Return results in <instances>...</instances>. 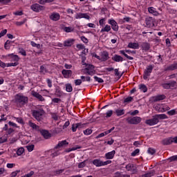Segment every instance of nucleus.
Returning <instances> with one entry per match:
<instances>
[{"instance_id":"1","label":"nucleus","mask_w":177,"mask_h":177,"mask_svg":"<svg viewBox=\"0 0 177 177\" xmlns=\"http://www.w3.org/2000/svg\"><path fill=\"white\" fill-rule=\"evenodd\" d=\"M167 118H168V117H167V115L165 114L155 115L151 119L147 120L145 121V123L147 125H150L151 127L153 125L158 124L160 121L159 120H165Z\"/></svg>"},{"instance_id":"2","label":"nucleus","mask_w":177,"mask_h":177,"mask_svg":"<svg viewBox=\"0 0 177 177\" xmlns=\"http://www.w3.org/2000/svg\"><path fill=\"white\" fill-rule=\"evenodd\" d=\"M15 102L17 106H19V107H23V106L28 103V97L24 96L21 93H18L15 96Z\"/></svg>"},{"instance_id":"3","label":"nucleus","mask_w":177,"mask_h":177,"mask_svg":"<svg viewBox=\"0 0 177 177\" xmlns=\"http://www.w3.org/2000/svg\"><path fill=\"white\" fill-rule=\"evenodd\" d=\"M45 114V111L44 109H38L32 111V115L37 120V121H41L42 120V116Z\"/></svg>"},{"instance_id":"4","label":"nucleus","mask_w":177,"mask_h":177,"mask_svg":"<svg viewBox=\"0 0 177 177\" xmlns=\"http://www.w3.org/2000/svg\"><path fill=\"white\" fill-rule=\"evenodd\" d=\"M140 121H142V118L138 116L127 118V122H128V124H131L132 125H137V124H140Z\"/></svg>"},{"instance_id":"5","label":"nucleus","mask_w":177,"mask_h":177,"mask_svg":"<svg viewBox=\"0 0 177 177\" xmlns=\"http://www.w3.org/2000/svg\"><path fill=\"white\" fill-rule=\"evenodd\" d=\"M161 86H162L164 89H174V88L177 86V82L176 81H170L169 83L162 84Z\"/></svg>"},{"instance_id":"6","label":"nucleus","mask_w":177,"mask_h":177,"mask_svg":"<svg viewBox=\"0 0 177 177\" xmlns=\"http://www.w3.org/2000/svg\"><path fill=\"white\" fill-rule=\"evenodd\" d=\"M30 8L33 12H37V13H39V12H41V10H45V6H41L38 3H35L30 6Z\"/></svg>"},{"instance_id":"7","label":"nucleus","mask_w":177,"mask_h":177,"mask_svg":"<svg viewBox=\"0 0 177 177\" xmlns=\"http://www.w3.org/2000/svg\"><path fill=\"white\" fill-rule=\"evenodd\" d=\"M153 68H154V67L152 65H149L147 67V69L144 71V75H143L144 80H147V78L150 77V74H151V72L153 71Z\"/></svg>"},{"instance_id":"8","label":"nucleus","mask_w":177,"mask_h":177,"mask_svg":"<svg viewBox=\"0 0 177 177\" xmlns=\"http://www.w3.org/2000/svg\"><path fill=\"white\" fill-rule=\"evenodd\" d=\"M96 71H95V67H93V65H88L85 69H84V73L88 74V75H94L95 74Z\"/></svg>"},{"instance_id":"9","label":"nucleus","mask_w":177,"mask_h":177,"mask_svg":"<svg viewBox=\"0 0 177 177\" xmlns=\"http://www.w3.org/2000/svg\"><path fill=\"white\" fill-rule=\"evenodd\" d=\"M31 95L33 97H36L39 102H45V98L39 94V93L36 92L35 91H31Z\"/></svg>"},{"instance_id":"10","label":"nucleus","mask_w":177,"mask_h":177,"mask_svg":"<svg viewBox=\"0 0 177 177\" xmlns=\"http://www.w3.org/2000/svg\"><path fill=\"white\" fill-rule=\"evenodd\" d=\"M75 19H86V20H90L91 17L89 16V15H88V13L80 12L76 14Z\"/></svg>"},{"instance_id":"11","label":"nucleus","mask_w":177,"mask_h":177,"mask_svg":"<svg viewBox=\"0 0 177 177\" xmlns=\"http://www.w3.org/2000/svg\"><path fill=\"white\" fill-rule=\"evenodd\" d=\"M109 24H111L112 30L113 31H118V24L114 19H109Z\"/></svg>"},{"instance_id":"12","label":"nucleus","mask_w":177,"mask_h":177,"mask_svg":"<svg viewBox=\"0 0 177 177\" xmlns=\"http://www.w3.org/2000/svg\"><path fill=\"white\" fill-rule=\"evenodd\" d=\"M100 56V62H106V60H109V59H110V57H109V53L107 51L102 52Z\"/></svg>"},{"instance_id":"13","label":"nucleus","mask_w":177,"mask_h":177,"mask_svg":"<svg viewBox=\"0 0 177 177\" xmlns=\"http://www.w3.org/2000/svg\"><path fill=\"white\" fill-rule=\"evenodd\" d=\"M50 20H53V21H58V20H60V14L57 12H53L50 15Z\"/></svg>"},{"instance_id":"14","label":"nucleus","mask_w":177,"mask_h":177,"mask_svg":"<svg viewBox=\"0 0 177 177\" xmlns=\"http://www.w3.org/2000/svg\"><path fill=\"white\" fill-rule=\"evenodd\" d=\"M62 74L64 75V78H70L73 75V71L71 70L64 69L62 71Z\"/></svg>"},{"instance_id":"15","label":"nucleus","mask_w":177,"mask_h":177,"mask_svg":"<svg viewBox=\"0 0 177 177\" xmlns=\"http://www.w3.org/2000/svg\"><path fill=\"white\" fill-rule=\"evenodd\" d=\"M146 24L147 27L148 28H151L152 27H154V19H153L152 17H149L146 19Z\"/></svg>"},{"instance_id":"16","label":"nucleus","mask_w":177,"mask_h":177,"mask_svg":"<svg viewBox=\"0 0 177 177\" xmlns=\"http://www.w3.org/2000/svg\"><path fill=\"white\" fill-rule=\"evenodd\" d=\"M126 169L127 171H130L131 172H133V174H136L138 171L136 170V167L133 165V164H129L126 166Z\"/></svg>"},{"instance_id":"17","label":"nucleus","mask_w":177,"mask_h":177,"mask_svg":"<svg viewBox=\"0 0 177 177\" xmlns=\"http://www.w3.org/2000/svg\"><path fill=\"white\" fill-rule=\"evenodd\" d=\"M174 70H177V63H174L169 66H167L165 71H174Z\"/></svg>"},{"instance_id":"18","label":"nucleus","mask_w":177,"mask_h":177,"mask_svg":"<svg viewBox=\"0 0 177 177\" xmlns=\"http://www.w3.org/2000/svg\"><path fill=\"white\" fill-rule=\"evenodd\" d=\"M41 133L44 139H49L51 136L50 133L48 130H41Z\"/></svg>"},{"instance_id":"19","label":"nucleus","mask_w":177,"mask_h":177,"mask_svg":"<svg viewBox=\"0 0 177 177\" xmlns=\"http://www.w3.org/2000/svg\"><path fill=\"white\" fill-rule=\"evenodd\" d=\"M115 155V151L113 150L111 152H108L105 154V157L106 160H112V158H114V156Z\"/></svg>"},{"instance_id":"20","label":"nucleus","mask_w":177,"mask_h":177,"mask_svg":"<svg viewBox=\"0 0 177 177\" xmlns=\"http://www.w3.org/2000/svg\"><path fill=\"white\" fill-rule=\"evenodd\" d=\"M68 145V142L67 140H64L61 142H59L57 146H55V149H60V147H63L64 146H67Z\"/></svg>"},{"instance_id":"21","label":"nucleus","mask_w":177,"mask_h":177,"mask_svg":"<svg viewBox=\"0 0 177 177\" xmlns=\"http://www.w3.org/2000/svg\"><path fill=\"white\" fill-rule=\"evenodd\" d=\"M75 41V40L74 39H69L64 41V46H71L72 45L74 44Z\"/></svg>"},{"instance_id":"22","label":"nucleus","mask_w":177,"mask_h":177,"mask_svg":"<svg viewBox=\"0 0 177 177\" xmlns=\"http://www.w3.org/2000/svg\"><path fill=\"white\" fill-rule=\"evenodd\" d=\"M112 60H113L114 62H124V58H122V57H121L118 55H115L112 57Z\"/></svg>"},{"instance_id":"23","label":"nucleus","mask_w":177,"mask_h":177,"mask_svg":"<svg viewBox=\"0 0 177 177\" xmlns=\"http://www.w3.org/2000/svg\"><path fill=\"white\" fill-rule=\"evenodd\" d=\"M114 113L118 117H121V115H124V114H125V111L124 109H118Z\"/></svg>"},{"instance_id":"24","label":"nucleus","mask_w":177,"mask_h":177,"mask_svg":"<svg viewBox=\"0 0 177 177\" xmlns=\"http://www.w3.org/2000/svg\"><path fill=\"white\" fill-rule=\"evenodd\" d=\"M141 48L142 50H149V49H150V44L147 42H143L141 44Z\"/></svg>"},{"instance_id":"25","label":"nucleus","mask_w":177,"mask_h":177,"mask_svg":"<svg viewBox=\"0 0 177 177\" xmlns=\"http://www.w3.org/2000/svg\"><path fill=\"white\" fill-rule=\"evenodd\" d=\"M161 143L162 145H163V146H168V145H171L172 143V140H171L170 138H165L163 140H162Z\"/></svg>"},{"instance_id":"26","label":"nucleus","mask_w":177,"mask_h":177,"mask_svg":"<svg viewBox=\"0 0 177 177\" xmlns=\"http://www.w3.org/2000/svg\"><path fill=\"white\" fill-rule=\"evenodd\" d=\"M93 164L95 165V167H102L103 166V161L99 160V159H95L93 161Z\"/></svg>"},{"instance_id":"27","label":"nucleus","mask_w":177,"mask_h":177,"mask_svg":"<svg viewBox=\"0 0 177 177\" xmlns=\"http://www.w3.org/2000/svg\"><path fill=\"white\" fill-rule=\"evenodd\" d=\"M128 48L131 49H138L139 48V44L138 43H129L128 44Z\"/></svg>"},{"instance_id":"28","label":"nucleus","mask_w":177,"mask_h":177,"mask_svg":"<svg viewBox=\"0 0 177 177\" xmlns=\"http://www.w3.org/2000/svg\"><path fill=\"white\" fill-rule=\"evenodd\" d=\"M55 0H39L38 3L40 5H46V3H52Z\"/></svg>"},{"instance_id":"29","label":"nucleus","mask_w":177,"mask_h":177,"mask_svg":"<svg viewBox=\"0 0 177 177\" xmlns=\"http://www.w3.org/2000/svg\"><path fill=\"white\" fill-rule=\"evenodd\" d=\"M28 125L30 127V128H32V129H39V127L38 125L33 123L31 120L28 122Z\"/></svg>"},{"instance_id":"30","label":"nucleus","mask_w":177,"mask_h":177,"mask_svg":"<svg viewBox=\"0 0 177 177\" xmlns=\"http://www.w3.org/2000/svg\"><path fill=\"white\" fill-rule=\"evenodd\" d=\"M139 89H140V91L144 92V93H146V92H147V86H146V85L145 84H140L139 86Z\"/></svg>"},{"instance_id":"31","label":"nucleus","mask_w":177,"mask_h":177,"mask_svg":"<svg viewBox=\"0 0 177 177\" xmlns=\"http://www.w3.org/2000/svg\"><path fill=\"white\" fill-rule=\"evenodd\" d=\"M110 30H111V27H110V26H109V25H106L104 28H102L100 30V32H104V31L106 32H109V31H110Z\"/></svg>"},{"instance_id":"32","label":"nucleus","mask_w":177,"mask_h":177,"mask_svg":"<svg viewBox=\"0 0 177 177\" xmlns=\"http://www.w3.org/2000/svg\"><path fill=\"white\" fill-rule=\"evenodd\" d=\"M120 53L121 55H124V56L125 57H127V59H128L129 60H133V57L127 55V53H125V51H124V50H120Z\"/></svg>"},{"instance_id":"33","label":"nucleus","mask_w":177,"mask_h":177,"mask_svg":"<svg viewBox=\"0 0 177 177\" xmlns=\"http://www.w3.org/2000/svg\"><path fill=\"white\" fill-rule=\"evenodd\" d=\"M66 92H73V86L71 84H66Z\"/></svg>"},{"instance_id":"34","label":"nucleus","mask_w":177,"mask_h":177,"mask_svg":"<svg viewBox=\"0 0 177 177\" xmlns=\"http://www.w3.org/2000/svg\"><path fill=\"white\" fill-rule=\"evenodd\" d=\"M148 12H149V13H151L152 15H156L158 12H157V11H156L154 10V8L153 7H150L148 8Z\"/></svg>"},{"instance_id":"35","label":"nucleus","mask_w":177,"mask_h":177,"mask_svg":"<svg viewBox=\"0 0 177 177\" xmlns=\"http://www.w3.org/2000/svg\"><path fill=\"white\" fill-rule=\"evenodd\" d=\"M64 31H65V32H73V31H74V29L71 26H68L65 27L64 28Z\"/></svg>"},{"instance_id":"36","label":"nucleus","mask_w":177,"mask_h":177,"mask_svg":"<svg viewBox=\"0 0 177 177\" xmlns=\"http://www.w3.org/2000/svg\"><path fill=\"white\" fill-rule=\"evenodd\" d=\"M131 102H133V97H128L124 99V103H131Z\"/></svg>"},{"instance_id":"37","label":"nucleus","mask_w":177,"mask_h":177,"mask_svg":"<svg viewBox=\"0 0 177 177\" xmlns=\"http://www.w3.org/2000/svg\"><path fill=\"white\" fill-rule=\"evenodd\" d=\"M24 153V148L21 147L17 150V156H21Z\"/></svg>"},{"instance_id":"38","label":"nucleus","mask_w":177,"mask_h":177,"mask_svg":"<svg viewBox=\"0 0 177 177\" xmlns=\"http://www.w3.org/2000/svg\"><path fill=\"white\" fill-rule=\"evenodd\" d=\"M80 127L77 123L72 124V131L73 132H76L77 129H78V127Z\"/></svg>"},{"instance_id":"39","label":"nucleus","mask_w":177,"mask_h":177,"mask_svg":"<svg viewBox=\"0 0 177 177\" xmlns=\"http://www.w3.org/2000/svg\"><path fill=\"white\" fill-rule=\"evenodd\" d=\"M113 115V111L109 110L106 113L105 118H110Z\"/></svg>"},{"instance_id":"40","label":"nucleus","mask_w":177,"mask_h":177,"mask_svg":"<svg viewBox=\"0 0 177 177\" xmlns=\"http://www.w3.org/2000/svg\"><path fill=\"white\" fill-rule=\"evenodd\" d=\"M94 80H95V81L97 82H99L100 84H102V82H104V81L103 80V79L98 77L97 76H94Z\"/></svg>"},{"instance_id":"41","label":"nucleus","mask_w":177,"mask_h":177,"mask_svg":"<svg viewBox=\"0 0 177 177\" xmlns=\"http://www.w3.org/2000/svg\"><path fill=\"white\" fill-rule=\"evenodd\" d=\"M30 44L34 48H37V49H39L41 48V45L39 44H36L34 41H31Z\"/></svg>"},{"instance_id":"42","label":"nucleus","mask_w":177,"mask_h":177,"mask_svg":"<svg viewBox=\"0 0 177 177\" xmlns=\"http://www.w3.org/2000/svg\"><path fill=\"white\" fill-rule=\"evenodd\" d=\"M5 142H8V137L3 136L0 138V144L5 143Z\"/></svg>"},{"instance_id":"43","label":"nucleus","mask_w":177,"mask_h":177,"mask_svg":"<svg viewBox=\"0 0 177 177\" xmlns=\"http://www.w3.org/2000/svg\"><path fill=\"white\" fill-rule=\"evenodd\" d=\"M40 73H42V74H46V73H48V71L44 66H40Z\"/></svg>"},{"instance_id":"44","label":"nucleus","mask_w":177,"mask_h":177,"mask_svg":"<svg viewBox=\"0 0 177 177\" xmlns=\"http://www.w3.org/2000/svg\"><path fill=\"white\" fill-rule=\"evenodd\" d=\"M164 99H165V95H158L156 97V102L158 101V100H164Z\"/></svg>"},{"instance_id":"45","label":"nucleus","mask_w":177,"mask_h":177,"mask_svg":"<svg viewBox=\"0 0 177 177\" xmlns=\"http://www.w3.org/2000/svg\"><path fill=\"white\" fill-rule=\"evenodd\" d=\"M92 132H93V130L91 129H87L84 131V135H91V133H92Z\"/></svg>"},{"instance_id":"46","label":"nucleus","mask_w":177,"mask_h":177,"mask_svg":"<svg viewBox=\"0 0 177 177\" xmlns=\"http://www.w3.org/2000/svg\"><path fill=\"white\" fill-rule=\"evenodd\" d=\"M148 153L149 154H151V156H153V154H156V149L152 148H149Z\"/></svg>"},{"instance_id":"47","label":"nucleus","mask_w":177,"mask_h":177,"mask_svg":"<svg viewBox=\"0 0 177 177\" xmlns=\"http://www.w3.org/2000/svg\"><path fill=\"white\" fill-rule=\"evenodd\" d=\"M169 115H175V114H177V111L175 109L171 110L167 112Z\"/></svg>"},{"instance_id":"48","label":"nucleus","mask_w":177,"mask_h":177,"mask_svg":"<svg viewBox=\"0 0 177 177\" xmlns=\"http://www.w3.org/2000/svg\"><path fill=\"white\" fill-rule=\"evenodd\" d=\"M19 172H20V170H17L15 171H13V172L11 173L10 176L11 177H16V176H17V174H19Z\"/></svg>"},{"instance_id":"49","label":"nucleus","mask_w":177,"mask_h":177,"mask_svg":"<svg viewBox=\"0 0 177 177\" xmlns=\"http://www.w3.org/2000/svg\"><path fill=\"white\" fill-rule=\"evenodd\" d=\"M26 149L28 151H32L34 150V145L26 146Z\"/></svg>"},{"instance_id":"50","label":"nucleus","mask_w":177,"mask_h":177,"mask_svg":"<svg viewBox=\"0 0 177 177\" xmlns=\"http://www.w3.org/2000/svg\"><path fill=\"white\" fill-rule=\"evenodd\" d=\"M139 151H140L139 149L134 150L133 152L131 153V156L135 157V156H136L137 154H139Z\"/></svg>"},{"instance_id":"51","label":"nucleus","mask_w":177,"mask_h":177,"mask_svg":"<svg viewBox=\"0 0 177 177\" xmlns=\"http://www.w3.org/2000/svg\"><path fill=\"white\" fill-rule=\"evenodd\" d=\"M51 117L55 120V121H57L59 120V116H57V114L56 113H52Z\"/></svg>"},{"instance_id":"52","label":"nucleus","mask_w":177,"mask_h":177,"mask_svg":"<svg viewBox=\"0 0 177 177\" xmlns=\"http://www.w3.org/2000/svg\"><path fill=\"white\" fill-rule=\"evenodd\" d=\"M15 16H23V11H16L13 12Z\"/></svg>"},{"instance_id":"53","label":"nucleus","mask_w":177,"mask_h":177,"mask_svg":"<svg viewBox=\"0 0 177 177\" xmlns=\"http://www.w3.org/2000/svg\"><path fill=\"white\" fill-rule=\"evenodd\" d=\"M82 41L84 43V44H88V42L89 41L88 40V39L86 37H85L84 36H82L81 37Z\"/></svg>"},{"instance_id":"54","label":"nucleus","mask_w":177,"mask_h":177,"mask_svg":"<svg viewBox=\"0 0 177 177\" xmlns=\"http://www.w3.org/2000/svg\"><path fill=\"white\" fill-rule=\"evenodd\" d=\"M169 160H170V162L177 161V155L170 157Z\"/></svg>"},{"instance_id":"55","label":"nucleus","mask_w":177,"mask_h":177,"mask_svg":"<svg viewBox=\"0 0 177 177\" xmlns=\"http://www.w3.org/2000/svg\"><path fill=\"white\" fill-rule=\"evenodd\" d=\"M17 64H19V63H17V62L9 63V64H8V67H16V66H17Z\"/></svg>"},{"instance_id":"56","label":"nucleus","mask_w":177,"mask_h":177,"mask_svg":"<svg viewBox=\"0 0 177 177\" xmlns=\"http://www.w3.org/2000/svg\"><path fill=\"white\" fill-rule=\"evenodd\" d=\"M52 102L53 103H60V102H62V100L60 98H54L52 100Z\"/></svg>"},{"instance_id":"57","label":"nucleus","mask_w":177,"mask_h":177,"mask_svg":"<svg viewBox=\"0 0 177 177\" xmlns=\"http://www.w3.org/2000/svg\"><path fill=\"white\" fill-rule=\"evenodd\" d=\"M76 48H77V49H85V46H84V44H77Z\"/></svg>"},{"instance_id":"58","label":"nucleus","mask_w":177,"mask_h":177,"mask_svg":"<svg viewBox=\"0 0 177 177\" xmlns=\"http://www.w3.org/2000/svg\"><path fill=\"white\" fill-rule=\"evenodd\" d=\"M155 174H156V171L154 170H151L150 171L148 172V175L149 177L154 176Z\"/></svg>"},{"instance_id":"59","label":"nucleus","mask_w":177,"mask_h":177,"mask_svg":"<svg viewBox=\"0 0 177 177\" xmlns=\"http://www.w3.org/2000/svg\"><path fill=\"white\" fill-rule=\"evenodd\" d=\"M75 84L76 86L81 85V84H82V80H75Z\"/></svg>"},{"instance_id":"60","label":"nucleus","mask_w":177,"mask_h":177,"mask_svg":"<svg viewBox=\"0 0 177 177\" xmlns=\"http://www.w3.org/2000/svg\"><path fill=\"white\" fill-rule=\"evenodd\" d=\"M6 32H8V30L4 29L0 32L1 37H3L4 35H6Z\"/></svg>"},{"instance_id":"61","label":"nucleus","mask_w":177,"mask_h":177,"mask_svg":"<svg viewBox=\"0 0 177 177\" xmlns=\"http://www.w3.org/2000/svg\"><path fill=\"white\" fill-rule=\"evenodd\" d=\"M85 167V161L78 164V168H84Z\"/></svg>"},{"instance_id":"62","label":"nucleus","mask_w":177,"mask_h":177,"mask_svg":"<svg viewBox=\"0 0 177 177\" xmlns=\"http://www.w3.org/2000/svg\"><path fill=\"white\" fill-rule=\"evenodd\" d=\"M113 177H124V174H122L120 172H116L115 174V176Z\"/></svg>"},{"instance_id":"63","label":"nucleus","mask_w":177,"mask_h":177,"mask_svg":"<svg viewBox=\"0 0 177 177\" xmlns=\"http://www.w3.org/2000/svg\"><path fill=\"white\" fill-rule=\"evenodd\" d=\"M170 140H171V143H177V137L170 138Z\"/></svg>"},{"instance_id":"64","label":"nucleus","mask_w":177,"mask_h":177,"mask_svg":"<svg viewBox=\"0 0 177 177\" xmlns=\"http://www.w3.org/2000/svg\"><path fill=\"white\" fill-rule=\"evenodd\" d=\"M26 177H31L32 175H34V171H31L30 173L26 174Z\"/></svg>"}]
</instances>
